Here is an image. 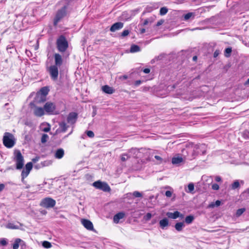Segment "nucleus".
Returning <instances> with one entry per match:
<instances>
[{"label":"nucleus","instance_id":"obj_19","mask_svg":"<svg viewBox=\"0 0 249 249\" xmlns=\"http://www.w3.org/2000/svg\"><path fill=\"white\" fill-rule=\"evenodd\" d=\"M102 89L105 93L107 94H112L114 92L113 89L107 85L103 86Z\"/></svg>","mask_w":249,"mask_h":249},{"label":"nucleus","instance_id":"obj_8","mask_svg":"<svg viewBox=\"0 0 249 249\" xmlns=\"http://www.w3.org/2000/svg\"><path fill=\"white\" fill-rule=\"evenodd\" d=\"M49 72L50 73L51 78L53 80H56L58 75V67L55 65H52L49 68Z\"/></svg>","mask_w":249,"mask_h":249},{"label":"nucleus","instance_id":"obj_10","mask_svg":"<svg viewBox=\"0 0 249 249\" xmlns=\"http://www.w3.org/2000/svg\"><path fill=\"white\" fill-rule=\"evenodd\" d=\"M78 118V114L76 112H71L70 113L67 118V122L68 124L70 125L74 124Z\"/></svg>","mask_w":249,"mask_h":249},{"label":"nucleus","instance_id":"obj_14","mask_svg":"<svg viewBox=\"0 0 249 249\" xmlns=\"http://www.w3.org/2000/svg\"><path fill=\"white\" fill-rule=\"evenodd\" d=\"M124 24L122 22H118L113 24L110 27L111 32H114L117 30H120L123 27Z\"/></svg>","mask_w":249,"mask_h":249},{"label":"nucleus","instance_id":"obj_27","mask_svg":"<svg viewBox=\"0 0 249 249\" xmlns=\"http://www.w3.org/2000/svg\"><path fill=\"white\" fill-rule=\"evenodd\" d=\"M49 91V89L46 87H43L41 89L40 92L41 95L43 96V97L45 98L46 95L48 94Z\"/></svg>","mask_w":249,"mask_h":249},{"label":"nucleus","instance_id":"obj_28","mask_svg":"<svg viewBox=\"0 0 249 249\" xmlns=\"http://www.w3.org/2000/svg\"><path fill=\"white\" fill-rule=\"evenodd\" d=\"M132 155L128 154H123L121 155V159L122 161H125L131 157Z\"/></svg>","mask_w":249,"mask_h":249},{"label":"nucleus","instance_id":"obj_53","mask_svg":"<svg viewBox=\"0 0 249 249\" xmlns=\"http://www.w3.org/2000/svg\"><path fill=\"white\" fill-rule=\"evenodd\" d=\"M215 180L217 182H219L221 181V178L219 176H216L215 178Z\"/></svg>","mask_w":249,"mask_h":249},{"label":"nucleus","instance_id":"obj_24","mask_svg":"<svg viewBox=\"0 0 249 249\" xmlns=\"http://www.w3.org/2000/svg\"><path fill=\"white\" fill-rule=\"evenodd\" d=\"M140 51V48L138 45H133L130 47V52L131 53L138 52Z\"/></svg>","mask_w":249,"mask_h":249},{"label":"nucleus","instance_id":"obj_26","mask_svg":"<svg viewBox=\"0 0 249 249\" xmlns=\"http://www.w3.org/2000/svg\"><path fill=\"white\" fill-rule=\"evenodd\" d=\"M184 226L183 223L182 222H178L175 225V229L178 231H181L182 230L183 227Z\"/></svg>","mask_w":249,"mask_h":249},{"label":"nucleus","instance_id":"obj_43","mask_svg":"<svg viewBox=\"0 0 249 249\" xmlns=\"http://www.w3.org/2000/svg\"><path fill=\"white\" fill-rule=\"evenodd\" d=\"M151 217L152 214L150 213H146V214L144 216V219L146 221H148L151 219Z\"/></svg>","mask_w":249,"mask_h":249},{"label":"nucleus","instance_id":"obj_6","mask_svg":"<svg viewBox=\"0 0 249 249\" xmlns=\"http://www.w3.org/2000/svg\"><path fill=\"white\" fill-rule=\"evenodd\" d=\"M67 6H63L61 9L58 10L54 18L53 24L56 26L58 22L66 15Z\"/></svg>","mask_w":249,"mask_h":249},{"label":"nucleus","instance_id":"obj_59","mask_svg":"<svg viewBox=\"0 0 249 249\" xmlns=\"http://www.w3.org/2000/svg\"><path fill=\"white\" fill-rule=\"evenodd\" d=\"M145 30L144 29H142L141 30V33H144L145 32Z\"/></svg>","mask_w":249,"mask_h":249},{"label":"nucleus","instance_id":"obj_29","mask_svg":"<svg viewBox=\"0 0 249 249\" xmlns=\"http://www.w3.org/2000/svg\"><path fill=\"white\" fill-rule=\"evenodd\" d=\"M22 240L19 238L16 239L15 242L13 246V249H18L19 247V244L21 242Z\"/></svg>","mask_w":249,"mask_h":249},{"label":"nucleus","instance_id":"obj_2","mask_svg":"<svg viewBox=\"0 0 249 249\" xmlns=\"http://www.w3.org/2000/svg\"><path fill=\"white\" fill-rule=\"evenodd\" d=\"M56 45L58 50L61 53H63L66 51L68 48V42L63 36H61L57 39Z\"/></svg>","mask_w":249,"mask_h":249},{"label":"nucleus","instance_id":"obj_7","mask_svg":"<svg viewBox=\"0 0 249 249\" xmlns=\"http://www.w3.org/2000/svg\"><path fill=\"white\" fill-rule=\"evenodd\" d=\"M93 186L96 188L104 192H107L110 191V188L107 183L99 180L94 182L93 183Z\"/></svg>","mask_w":249,"mask_h":249},{"label":"nucleus","instance_id":"obj_35","mask_svg":"<svg viewBox=\"0 0 249 249\" xmlns=\"http://www.w3.org/2000/svg\"><path fill=\"white\" fill-rule=\"evenodd\" d=\"M194 190V185L193 183H190L188 185V191H186L187 192L191 193Z\"/></svg>","mask_w":249,"mask_h":249},{"label":"nucleus","instance_id":"obj_25","mask_svg":"<svg viewBox=\"0 0 249 249\" xmlns=\"http://www.w3.org/2000/svg\"><path fill=\"white\" fill-rule=\"evenodd\" d=\"M195 217L193 215H190L188 216H187L185 219V222L188 224H190L192 223L193 220H194Z\"/></svg>","mask_w":249,"mask_h":249},{"label":"nucleus","instance_id":"obj_56","mask_svg":"<svg viewBox=\"0 0 249 249\" xmlns=\"http://www.w3.org/2000/svg\"><path fill=\"white\" fill-rule=\"evenodd\" d=\"M4 185L3 184H0V192L2 191L4 188Z\"/></svg>","mask_w":249,"mask_h":249},{"label":"nucleus","instance_id":"obj_42","mask_svg":"<svg viewBox=\"0 0 249 249\" xmlns=\"http://www.w3.org/2000/svg\"><path fill=\"white\" fill-rule=\"evenodd\" d=\"M0 244L2 246H6L7 244V240L5 238H1L0 240Z\"/></svg>","mask_w":249,"mask_h":249},{"label":"nucleus","instance_id":"obj_21","mask_svg":"<svg viewBox=\"0 0 249 249\" xmlns=\"http://www.w3.org/2000/svg\"><path fill=\"white\" fill-rule=\"evenodd\" d=\"M159 224L161 228L164 229L165 227L169 225V221L167 218H164L160 221Z\"/></svg>","mask_w":249,"mask_h":249},{"label":"nucleus","instance_id":"obj_46","mask_svg":"<svg viewBox=\"0 0 249 249\" xmlns=\"http://www.w3.org/2000/svg\"><path fill=\"white\" fill-rule=\"evenodd\" d=\"M165 196L168 197H170L172 195V192L170 191H167L165 193Z\"/></svg>","mask_w":249,"mask_h":249},{"label":"nucleus","instance_id":"obj_33","mask_svg":"<svg viewBox=\"0 0 249 249\" xmlns=\"http://www.w3.org/2000/svg\"><path fill=\"white\" fill-rule=\"evenodd\" d=\"M49 136L47 134H43L41 137V142L42 143H45L48 140Z\"/></svg>","mask_w":249,"mask_h":249},{"label":"nucleus","instance_id":"obj_11","mask_svg":"<svg viewBox=\"0 0 249 249\" xmlns=\"http://www.w3.org/2000/svg\"><path fill=\"white\" fill-rule=\"evenodd\" d=\"M33 167V164L31 162H28L25 165V169H23L21 173L22 178H26L29 175Z\"/></svg>","mask_w":249,"mask_h":249},{"label":"nucleus","instance_id":"obj_18","mask_svg":"<svg viewBox=\"0 0 249 249\" xmlns=\"http://www.w3.org/2000/svg\"><path fill=\"white\" fill-rule=\"evenodd\" d=\"M125 216L124 213L123 212L119 213L116 214L113 217L114 222L115 223H118L119 222V220L121 219H123Z\"/></svg>","mask_w":249,"mask_h":249},{"label":"nucleus","instance_id":"obj_54","mask_svg":"<svg viewBox=\"0 0 249 249\" xmlns=\"http://www.w3.org/2000/svg\"><path fill=\"white\" fill-rule=\"evenodd\" d=\"M163 23V21L162 20H160L157 23L156 25L157 26H159L161 25Z\"/></svg>","mask_w":249,"mask_h":249},{"label":"nucleus","instance_id":"obj_3","mask_svg":"<svg viewBox=\"0 0 249 249\" xmlns=\"http://www.w3.org/2000/svg\"><path fill=\"white\" fill-rule=\"evenodd\" d=\"M14 160L16 162V168L21 169L24 165V158L21 152L19 150H16L14 152Z\"/></svg>","mask_w":249,"mask_h":249},{"label":"nucleus","instance_id":"obj_51","mask_svg":"<svg viewBox=\"0 0 249 249\" xmlns=\"http://www.w3.org/2000/svg\"><path fill=\"white\" fill-rule=\"evenodd\" d=\"M143 72H144L145 73H149L150 71V70L149 69H148V68H146V69H144L143 70Z\"/></svg>","mask_w":249,"mask_h":249},{"label":"nucleus","instance_id":"obj_57","mask_svg":"<svg viewBox=\"0 0 249 249\" xmlns=\"http://www.w3.org/2000/svg\"><path fill=\"white\" fill-rule=\"evenodd\" d=\"M148 23V20L147 19L144 20L143 23V25H147V24Z\"/></svg>","mask_w":249,"mask_h":249},{"label":"nucleus","instance_id":"obj_1","mask_svg":"<svg viewBox=\"0 0 249 249\" xmlns=\"http://www.w3.org/2000/svg\"><path fill=\"white\" fill-rule=\"evenodd\" d=\"M15 139L14 135L9 132H5L3 137V143L7 148H12L15 144Z\"/></svg>","mask_w":249,"mask_h":249},{"label":"nucleus","instance_id":"obj_52","mask_svg":"<svg viewBox=\"0 0 249 249\" xmlns=\"http://www.w3.org/2000/svg\"><path fill=\"white\" fill-rule=\"evenodd\" d=\"M39 157H36L35 158L32 159V161L33 162H36V161H37L39 160Z\"/></svg>","mask_w":249,"mask_h":249},{"label":"nucleus","instance_id":"obj_31","mask_svg":"<svg viewBox=\"0 0 249 249\" xmlns=\"http://www.w3.org/2000/svg\"><path fill=\"white\" fill-rule=\"evenodd\" d=\"M42 245L44 248H46V249H49L52 247L51 243L47 241H43L42 242Z\"/></svg>","mask_w":249,"mask_h":249},{"label":"nucleus","instance_id":"obj_36","mask_svg":"<svg viewBox=\"0 0 249 249\" xmlns=\"http://www.w3.org/2000/svg\"><path fill=\"white\" fill-rule=\"evenodd\" d=\"M240 186L239 182L238 180L235 181L231 185V188L232 189L234 190L237 188H238Z\"/></svg>","mask_w":249,"mask_h":249},{"label":"nucleus","instance_id":"obj_47","mask_svg":"<svg viewBox=\"0 0 249 249\" xmlns=\"http://www.w3.org/2000/svg\"><path fill=\"white\" fill-rule=\"evenodd\" d=\"M129 31L127 30H124L122 33V36H125L129 34Z\"/></svg>","mask_w":249,"mask_h":249},{"label":"nucleus","instance_id":"obj_50","mask_svg":"<svg viewBox=\"0 0 249 249\" xmlns=\"http://www.w3.org/2000/svg\"><path fill=\"white\" fill-rule=\"evenodd\" d=\"M142 83V81L141 80H137L135 82V85L138 86L140 85Z\"/></svg>","mask_w":249,"mask_h":249},{"label":"nucleus","instance_id":"obj_41","mask_svg":"<svg viewBox=\"0 0 249 249\" xmlns=\"http://www.w3.org/2000/svg\"><path fill=\"white\" fill-rule=\"evenodd\" d=\"M86 134L87 136L89 138H93L94 136V134L93 131L89 130L86 131Z\"/></svg>","mask_w":249,"mask_h":249},{"label":"nucleus","instance_id":"obj_12","mask_svg":"<svg viewBox=\"0 0 249 249\" xmlns=\"http://www.w3.org/2000/svg\"><path fill=\"white\" fill-rule=\"evenodd\" d=\"M166 215L168 218L175 219L178 217H180L181 218H183L184 217V215L181 214L178 211H175L174 213L168 212L166 213Z\"/></svg>","mask_w":249,"mask_h":249},{"label":"nucleus","instance_id":"obj_23","mask_svg":"<svg viewBox=\"0 0 249 249\" xmlns=\"http://www.w3.org/2000/svg\"><path fill=\"white\" fill-rule=\"evenodd\" d=\"M139 153V151L137 148H131L129 151H128V154L129 155H132L131 157H137L138 154Z\"/></svg>","mask_w":249,"mask_h":249},{"label":"nucleus","instance_id":"obj_40","mask_svg":"<svg viewBox=\"0 0 249 249\" xmlns=\"http://www.w3.org/2000/svg\"><path fill=\"white\" fill-rule=\"evenodd\" d=\"M155 158L157 160L158 164H160L163 162V159L159 156H155Z\"/></svg>","mask_w":249,"mask_h":249},{"label":"nucleus","instance_id":"obj_60","mask_svg":"<svg viewBox=\"0 0 249 249\" xmlns=\"http://www.w3.org/2000/svg\"><path fill=\"white\" fill-rule=\"evenodd\" d=\"M148 89H149V88L145 87L143 88V90L144 91H146V90H148Z\"/></svg>","mask_w":249,"mask_h":249},{"label":"nucleus","instance_id":"obj_44","mask_svg":"<svg viewBox=\"0 0 249 249\" xmlns=\"http://www.w3.org/2000/svg\"><path fill=\"white\" fill-rule=\"evenodd\" d=\"M193 14L192 13H188L184 16V19L185 20L189 19L192 16Z\"/></svg>","mask_w":249,"mask_h":249},{"label":"nucleus","instance_id":"obj_49","mask_svg":"<svg viewBox=\"0 0 249 249\" xmlns=\"http://www.w3.org/2000/svg\"><path fill=\"white\" fill-rule=\"evenodd\" d=\"M42 130L44 132H47L49 131L50 130V126L48 125L47 127L43 128Z\"/></svg>","mask_w":249,"mask_h":249},{"label":"nucleus","instance_id":"obj_37","mask_svg":"<svg viewBox=\"0 0 249 249\" xmlns=\"http://www.w3.org/2000/svg\"><path fill=\"white\" fill-rule=\"evenodd\" d=\"M168 12V9L166 7H163L160 9V14L161 15H165Z\"/></svg>","mask_w":249,"mask_h":249},{"label":"nucleus","instance_id":"obj_13","mask_svg":"<svg viewBox=\"0 0 249 249\" xmlns=\"http://www.w3.org/2000/svg\"><path fill=\"white\" fill-rule=\"evenodd\" d=\"M83 225L89 230H92L93 229V226L92 222L89 220L82 219L81 221Z\"/></svg>","mask_w":249,"mask_h":249},{"label":"nucleus","instance_id":"obj_34","mask_svg":"<svg viewBox=\"0 0 249 249\" xmlns=\"http://www.w3.org/2000/svg\"><path fill=\"white\" fill-rule=\"evenodd\" d=\"M246 209L245 208H241L237 210L236 213V216L237 217H239L245 211Z\"/></svg>","mask_w":249,"mask_h":249},{"label":"nucleus","instance_id":"obj_15","mask_svg":"<svg viewBox=\"0 0 249 249\" xmlns=\"http://www.w3.org/2000/svg\"><path fill=\"white\" fill-rule=\"evenodd\" d=\"M54 62H55V66H57V67L60 66L63 63V60L62 56L59 53H55L54 56Z\"/></svg>","mask_w":249,"mask_h":249},{"label":"nucleus","instance_id":"obj_22","mask_svg":"<svg viewBox=\"0 0 249 249\" xmlns=\"http://www.w3.org/2000/svg\"><path fill=\"white\" fill-rule=\"evenodd\" d=\"M64 154V151L63 149L60 148L56 150L55 153V157L56 159H61Z\"/></svg>","mask_w":249,"mask_h":249},{"label":"nucleus","instance_id":"obj_5","mask_svg":"<svg viewBox=\"0 0 249 249\" xmlns=\"http://www.w3.org/2000/svg\"><path fill=\"white\" fill-rule=\"evenodd\" d=\"M56 204V201L54 199L51 197H46L41 200L40 203V205L45 208H51L53 207Z\"/></svg>","mask_w":249,"mask_h":249},{"label":"nucleus","instance_id":"obj_45","mask_svg":"<svg viewBox=\"0 0 249 249\" xmlns=\"http://www.w3.org/2000/svg\"><path fill=\"white\" fill-rule=\"evenodd\" d=\"M212 188L214 190H218L219 188V186L217 184L214 183L212 185Z\"/></svg>","mask_w":249,"mask_h":249},{"label":"nucleus","instance_id":"obj_20","mask_svg":"<svg viewBox=\"0 0 249 249\" xmlns=\"http://www.w3.org/2000/svg\"><path fill=\"white\" fill-rule=\"evenodd\" d=\"M184 160L179 156L175 157L172 158V162L173 164H178L183 162Z\"/></svg>","mask_w":249,"mask_h":249},{"label":"nucleus","instance_id":"obj_16","mask_svg":"<svg viewBox=\"0 0 249 249\" xmlns=\"http://www.w3.org/2000/svg\"><path fill=\"white\" fill-rule=\"evenodd\" d=\"M44 108L40 107H35L34 109V114L38 117H40L44 114Z\"/></svg>","mask_w":249,"mask_h":249},{"label":"nucleus","instance_id":"obj_32","mask_svg":"<svg viewBox=\"0 0 249 249\" xmlns=\"http://www.w3.org/2000/svg\"><path fill=\"white\" fill-rule=\"evenodd\" d=\"M231 51H232L231 48L229 47V48H226L225 50V56L227 57H229L231 55Z\"/></svg>","mask_w":249,"mask_h":249},{"label":"nucleus","instance_id":"obj_62","mask_svg":"<svg viewBox=\"0 0 249 249\" xmlns=\"http://www.w3.org/2000/svg\"><path fill=\"white\" fill-rule=\"evenodd\" d=\"M246 84H249V78L248 79V80L246 82Z\"/></svg>","mask_w":249,"mask_h":249},{"label":"nucleus","instance_id":"obj_58","mask_svg":"<svg viewBox=\"0 0 249 249\" xmlns=\"http://www.w3.org/2000/svg\"><path fill=\"white\" fill-rule=\"evenodd\" d=\"M196 59H197V56H194L193 57V60L196 61Z\"/></svg>","mask_w":249,"mask_h":249},{"label":"nucleus","instance_id":"obj_9","mask_svg":"<svg viewBox=\"0 0 249 249\" xmlns=\"http://www.w3.org/2000/svg\"><path fill=\"white\" fill-rule=\"evenodd\" d=\"M193 150L195 153V155L198 154H202V155H204L206 153V147L204 144L196 145L194 147Z\"/></svg>","mask_w":249,"mask_h":249},{"label":"nucleus","instance_id":"obj_38","mask_svg":"<svg viewBox=\"0 0 249 249\" xmlns=\"http://www.w3.org/2000/svg\"><path fill=\"white\" fill-rule=\"evenodd\" d=\"M220 204H221V201L220 200H216L215 201V203H211V204H210L209 207H212V208H213L214 206L218 207V206H220Z\"/></svg>","mask_w":249,"mask_h":249},{"label":"nucleus","instance_id":"obj_17","mask_svg":"<svg viewBox=\"0 0 249 249\" xmlns=\"http://www.w3.org/2000/svg\"><path fill=\"white\" fill-rule=\"evenodd\" d=\"M59 129L57 131H60V132H65L67 129L69 127V125L67 124L65 121H62L59 123Z\"/></svg>","mask_w":249,"mask_h":249},{"label":"nucleus","instance_id":"obj_48","mask_svg":"<svg viewBox=\"0 0 249 249\" xmlns=\"http://www.w3.org/2000/svg\"><path fill=\"white\" fill-rule=\"evenodd\" d=\"M220 52L219 50H216L214 52V53H213V57H216L217 56H218V55L220 54Z\"/></svg>","mask_w":249,"mask_h":249},{"label":"nucleus","instance_id":"obj_39","mask_svg":"<svg viewBox=\"0 0 249 249\" xmlns=\"http://www.w3.org/2000/svg\"><path fill=\"white\" fill-rule=\"evenodd\" d=\"M133 196L136 197H140L142 196V194L138 191H134Z\"/></svg>","mask_w":249,"mask_h":249},{"label":"nucleus","instance_id":"obj_61","mask_svg":"<svg viewBox=\"0 0 249 249\" xmlns=\"http://www.w3.org/2000/svg\"><path fill=\"white\" fill-rule=\"evenodd\" d=\"M245 193H247L249 194V188L247 189V190L245 192Z\"/></svg>","mask_w":249,"mask_h":249},{"label":"nucleus","instance_id":"obj_30","mask_svg":"<svg viewBox=\"0 0 249 249\" xmlns=\"http://www.w3.org/2000/svg\"><path fill=\"white\" fill-rule=\"evenodd\" d=\"M6 227L8 229H17L19 228L18 225H15L14 223H8L6 225Z\"/></svg>","mask_w":249,"mask_h":249},{"label":"nucleus","instance_id":"obj_55","mask_svg":"<svg viewBox=\"0 0 249 249\" xmlns=\"http://www.w3.org/2000/svg\"><path fill=\"white\" fill-rule=\"evenodd\" d=\"M128 78V76L126 75H124L120 77V79H126Z\"/></svg>","mask_w":249,"mask_h":249},{"label":"nucleus","instance_id":"obj_4","mask_svg":"<svg viewBox=\"0 0 249 249\" xmlns=\"http://www.w3.org/2000/svg\"><path fill=\"white\" fill-rule=\"evenodd\" d=\"M44 108L45 111L49 114H58L59 111L56 109L55 105L52 102H47L44 106Z\"/></svg>","mask_w":249,"mask_h":249}]
</instances>
